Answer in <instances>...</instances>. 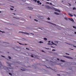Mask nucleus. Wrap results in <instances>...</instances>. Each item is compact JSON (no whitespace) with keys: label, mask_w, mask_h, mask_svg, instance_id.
Here are the masks:
<instances>
[{"label":"nucleus","mask_w":76,"mask_h":76,"mask_svg":"<svg viewBox=\"0 0 76 76\" xmlns=\"http://www.w3.org/2000/svg\"><path fill=\"white\" fill-rule=\"evenodd\" d=\"M37 17L39 19H44V18L43 16H41V15H38Z\"/></svg>","instance_id":"1"},{"label":"nucleus","mask_w":76,"mask_h":76,"mask_svg":"<svg viewBox=\"0 0 76 76\" xmlns=\"http://www.w3.org/2000/svg\"><path fill=\"white\" fill-rule=\"evenodd\" d=\"M12 69V68L7 67H5V69L7 72H9L8 70L9 71L10 69Z\"/></svg>","instance_id":"2"},{"label":"nucleus","mask_w":76,"mask_h":76,"mask_svg":"<svg viewBox=\"0 0 76 76\" xmlns=\"http://www.w3.org/2000/svg\"><path fill=\"white\" fill-rule=\"evenodd\" d=\"M45 7L46 9H52V7H50L49 6L46 5L45 6Z\"/></svg>","instance_id":"3"},{"label":"nucleus","mask_w":76,"mask_h":76,"mask_svg":"<svg viewBox=\"0 0 76 76\" xmlns=\"http://www.w3.org/2000/svg\"><path fill=\"white\" fill-rule=\"evenodd\" d=\"M63 57H65L66 58H69V59H72V60L73 59V58L69 56H64Z\"/></svg>","instance_id":"4"},{"label":"nucleus","mask_w":76,"mask_h":76,"mask_svg":"<svg viewBox=\"0 0 76 76\" xmlns=\"http://www.w3.org/2000/svg\"><path fill=\"white\" fill-rule=\"evenodd\" d=\"M1 59H0V60ZM2 64L1 62L0 61V68L1 69H2L3 67V66L1 64Z\"/></svg>","instance_id":"5"},{"label":"nucleus","mask_w":76,"mask_h":76,"mask_svg":"<svg viewBox=\"0 0 76 76\" xmlns=\"http://www.w3.org/2000/svg\"><path fill=\"white\" fill-rule=\"evenodd\" d=\"M7 63L8 64V66H10V67H11V65H12V63H9V62H7Z\"/></svg>","instance_id":"6"},{"label":"nucleus","mask_w":76,"mask_h":76,"mask_svg":"<svg viewBox=\"0 0 76 76\" xmlns=\"http://www.w3.org/2000/svg\"><path fill=\"white\" fill-rule=\"evenodd\" d=\"M14 18H15V19H20V20H23V18H16L13 17Z\"/></svg>","instance_id":"7"},{"label":"nucleus","mask_w":76,"mask_h":76,"mask_svg":"<svg viewBox=\"0 0 76 76\" xmlns=\"http://www.w3.org/2000/svg\"><path fill=\"white\" fill-rule=\"evenodd\" d=\"M47 22L49 23H50V24H52V25H55V26H57V25L56 24L54 23H52L51 22Z\"/></svg>","instance_id":"8"},{"label":"nucleus","mask_w":76,"mask_h":76,"mask_svg":"<svg viewBox=\"0 0 76 76\" xmlns=\"http://www.w3.org/2000/svg\"><path fill=\"white\" fill-rule=\"evenodd\" d=\"M37 3H38V5H39V4L41 5L42 4V3L41 2H40V1H37Z\"/></svg>","instance_id":"9"},{"label":"nucleus","mask_w":76,"mask_h":76,"mask_svg":"<svg viewBox=\"0 0 76 76\" xmlns=\"http://www.w3.org/2000/svg\"><path fill=\"white\" fill-rule=\"evenodd\" d=\"M68 19L71 20V21H72V22H74V20H73V19L71 18H68Z\"/></svg>","instance_id":"10"},{"label":"nucleus","mask_w":76,"mask_h":76,"mask_svg":"<svg viewBox=\"0 0 76 76\" xmlns=\"http://www.w3.org/2000/svg\"><path fill=\"white\" fill-rule=\"evenodd\" d=\"M68 45H72V46L73 45V47H75V48H76V46L73 45L71 44H70L69 43H68Z\"/></svg>","instance_id":"11"},{"label":"nucleus","mask_w":76,"mask_h":76,"mask_svg":"<svg viewBox=\"0 0 76 76\" xmlns=\"http://www.w3.org/2000/svg\"><path fill=\"white\" fill-rule=\"evenodd\" d=\"M54 13L56 15H60V14L57 12H55Z\"/></svg>","instance_id":"12"},{"label":"nucleus","mask_w":76,"mask_h":76,"mask_svg":"<svg viewBox=\"0 0 76 76\" xmlns=\"http://www.w3.org/2000/svg\"><path fill=\"white\" fill-rule=\"evenodd\" d=\"M28 9H30V10H33V8H32V7H28Z\"/></svg>","instance_id":"13"},{"label":"nucleus","mask_w":76,"mask_h":76,"mask_svg":"<svg viewBox=\"0 0 76 76\" xmlns=\"http://www.w3.org/2000/svg\"><path fill=\"white\" fill-rule=\"evenodd\" d=\"M51 43H52V44H53V45H56V46H57V45H56V44L54 43L52 41V42H51Z\"/></svg>","instance_id":"14"},{"label":"nucleus","mask_w":76,"mask_h":76,"mask_svg":"<svg viewBox=\"0 0 76 76\" xmlns=\"http://www.w3.org/2000/svg\"><path fill=\"white\" fill-rule=\"evenodd\" d=\"M53 54H54L55 55H57V53L56 52H54L53 53Z\"/></svg>","instance_id":"15"},{"label":"nucleus","mask_w":76,"mask_h":76,"mask_svg":"<svg viewBox=\"0 0 76 76\" xmlns=\"http://www.w3.org/2000/svg\"><path fill=\"white\" fill-rule=\"evenodd\" d=\"M68 15H70V16H71V17H73V15L70 14H68Z\"/></svg>","instance_id":"16"},{"label":"nucleus","mask_w":76,"mask_h":76,"mask_svg":"<svg viewBox=\"0 0 76 76\" xmlns=\"http://www.w3.org/2000/svg\"><path fill=\"white\" fill-rule=\"evenodd\" d=\"M55 43H56V44H58V42L57 41H55Z\"/></svg>","instance_id":"17"},{"label":"nucleus","mask_w":76,"mask_h":76,"mask_svg":"<svg viewBox=\"0 0 76 76\" xmlns=\"http://www.w3.org/2000/svg\"><path fill=\"white\" fill-rule=\"evenodd\" d=\"M61 61H62V62H66V61H64L63 60H61Z\"/></svg>","instance_id":"18"},{"label":"nucleus","mask_w":76,"mask_h":76,"mask_svg":"<svg viewBox=\"0 0 76 76\" xmlns=\"http://www.w3.org/2000/svg\"><path fill=\"white\" fill-rule=\"evenodd\" d=\"M20 33H22V34H25V32H22V31H20Z\"/></svg>","instance_id":"19"},{"label":"nucleus","mask_w":76,"mask_h":76,"mask_svg":"<svg viewBox=\"0 0 76 76\" xmlns=\"http://www.w3.org/2000/svg\"><path fill=\"white\" fill-rule=\"evenodd\" d=\"M48 68H49V69H51V70H54L52 68H51L50 67H48Z\"/></svg>","instance_id":"20"},{"label":"nucleus","mask_w":76,"mask_h":76,"mask_svg":"<svg viewBox=\"0 0 76 76\" xmlns=\"http://www.w3.org/2000/svg\"><path fill=\"white\" fill-rule=\"evenodd\" d=\"M44 40H45V41H47V39L46 38H44Z\"/></svg>","instance_id":"21"},{"label":"nucleus","mask_w":76,"mask_h":76,"mask_svg":"<svg viewBox=\"0 0 76 76\" xmlns=\"http://www.w3.org/2000/svg\"><path fill=\"white\" fill-rule=\"evenodd\" d=\"M53 44H51V43H48V45H53Z\"/></svg>","instance_id":"22"},{"label":"nucleus","mask_w":76,"mask_h":76,"mask_svg":"<svg viewBox=\"0 0 76 76\" xmlns=\"http://www.w3.org/2000/svg\"><path fill=\"white\" fill-rule=\"evenodd\" d=\"M0 32H2V33H3H3H5V32L4 31H3L1 30H0Z\"/></svg>","instance_id":"23"},{"label":"nucleus","mask_w":76,"mask_h":76,"mask_svg":"<svg viewBox=\"0 0 76 76\" xmlns=\"http://www.w3.org/2000/svg\"><path fill=\"white\" fill-rule=\"evenodd\" d=\"M39 43L40 44H41V43H44V42H42L41 41H39Z\"/></svg>","instance_id":"24"},{"label":"nucleus","mask_w":76,"mask_h":76,"mask_svg":"<svg viewBox=\"0 0 76 76\" xmlns=\"http://www.w3.org/2000/svg\"><path fill=\"white\" fill-rule=\"evenodd\" d=\"M18 42L19 44H20V45H25V44H23L20 43H19V42Z\"/></svg>","instance_id":"25"},{"label":"nucleus","mask_w":76,"mask_h":76,"mask_svg":"<svg viewBox=\"0 0 76 76\" xmlns=\"http://www.w3.org/2000/svg\"><path fill=\"white\" fill-rule=\"evenodd\" d=\"M9 75H10L11 76H12V73H9Z\"/></svg>","instance_id":"26"},{"label":"nucleus","mask_w":76,"mask_h":76,"mask_svg":"<svg viewBox=\"0 0 76 76\" xmlns=\"http://www.w3.org/2000/svg\"><path fill=\"white\" fill-rule=\"evenodd\" d=\"M73 10H76V8L75 7H74L73 8Z\"/></svg>","instance_id":"27"},{"label":"nucleus","mask_w":76,"mask_h":76,"mask_svg":"<svg viewBox=\"0 0 76 76\" xmlns=\"http://www.w3.org/2000/svg\"><path fill=\"white\" fill-rule=\"evenodd\" d=\"M33 1H34V2H36L37 1V0H33Z\"/></svg>","instance_id":"28"},{"label":"nucleus","mask_w":76,"mask_h":76,"mask_svg":"<svg viewBox=\"0 0 76 76\" xmlns=\"http://www.w3.org/2000/svg\"><path fill=\"white\" fill-rule=\"evenodd\" d=\"M64 19H65V20H68V19H67V18H64Z\"/></svg>","instance_id":"29"},{"label":"nucleus","mask_w":76,"mask_h":76,"mask_svg":"<svg viewBox=\"0 0 76 76\" xmlns=\"http://www.w3.org/2000/svg\"><path fill=\"white\" fill-rule=\"evenodd\" d=\"M8 58H9V59H10H10H11V57H10L9 56H8Z\"/></svg>","instance_id":"30"},{"label":"nucleus","mask_w":76,"mask_h":76,"mask_svg":"<svg viewBox=\"0 0 76 76\" xmlns=\"http://www.w3.org/2000/svg\"><path fill=\"white\" fill-rule=\"evenodd\" d=\"M73 28H75V29H76V27L75 26H73Z\"/></svg>","instance_id":"31"},{"label":"nucleus","mask_w":76,"mask_h":76,"mask_svg":"<svg viewBox=\"0 0 76 76\" xmlns=\"http://www.w3.org/2000/svg\"><path fill=\"white\" fill-rule=\"evenodd\" d=\"M34 20L36 21V22H38V20H37L36 19H34Z\"/></svg>","instance_id":"32"},{"label":"nucleus","mask_w":76,"mask_h":76,"mask_svg":"<svg viewBox=\"0 0 76 76\" xmlns=\"http://www.w3.org/2000/svg\"><path fill=\"white\" fill-rule=\"evenodd\" d=\"M52 51H56V50L55 49H53L52 50Z\"/></svg>","instance_id":"33"},{"label":"nucleus","mask_w":76,"mask_h":76,"mask_svg":"<svg viewBox=\"0 0 76 76\" xmlns=\"http://www.w3.org/2000/svg\"><path fill=\"white\" fill-rule=\"evenodd\" d=\"M26 34H27V35H29V34L28 33H25Z\"/></svg>","instance_id":"34"},{"label":"nucleus","mask_w":76,"mask_h":76,"mask_svg":"<svg viewBox=\"0 0 76 76\" xmlns=\"http://www.w3.org/2000/svg\"><path fill=\"white\" fill-rule=\"evenodd\" d=\"M47 19H48V20H50V18H47Z\"/></svg>","instance_id":"35"},{"label":"nucleus","mask_w":76,"mask_h":76,"mask_svg":"<svg viewBox=\"0 0 76 76\" xmlns=\"http://www.w3.org/2000/svg\"><path fill=\"white\" fill-rule=\"evenodd\" d=\"M21 70H22V71H24L25 70L24 69H21Z\"/></svg>","instance_id":"36"},{"label":"nucleus","mask_w":76,"mask_h":76,"mask_svg":"<svg viewBox=\"0 0 76 76\" xmlns=\"http://www.w3.org/2000/svg\"><path fill=\"white\" fill-rule=\"evenodd\" d=\"M10 9L11 10H13V9L12 8H10Z\"/></svg>","instance_id":"37"},{"label":"nucleus","mask_w":76,"mask_h":76,"mask_svg":"<svg viewBox=\"0 0 76 76\" xmlns=\"http://www.w3.org/2000/svg\"><path fill=\"white\" fill-rule=\"evenodd\" d=\"M26 50H30V49H29V48H26Z\"/></svg>","instance_id":"38"},{"label":"nucleus","mask_w":76,"mask_h":76,"mask_svg":"<svg viewBox=\"0 0 76 76\" xmlns=\"http://www.w3.org/2000/svg\"><path fill=\"white\" fill-rule=\"evenodd\" d=\"M58 10L57 9H56V11H57V12H58Z\"/></svg>","instance_id":"39"},{"label":"nucleus","mask_w":76,"mask_h":76,"mask_svg":"<svg viewBox=\"0 0 76 76\" xmlns=\"http://www.w3.org/2000/svg\"><path fill=\"white\" fill-rule=\"evenodd\" d=\"M31 57H34V56H33V55H31Z\"/></svg>","instance_id":"40"},{"label":"nucleus","mask_w":76,"mask_h":76,"mask_svg":"<svg viewBox=\"0 0 76 76\" xmlns=\"http://www.w3.org/2000/svg\"><path fill=\"white\" fill-rule=\"evenodd\" d=\"M58 12H60V11L58 10Z\"/></svg>","instance_id":"41"},{"label":"nucleus","mask_w":76,"mask_h":76,"mask_svg":"<svg viewBox=\"0 0 76 76\" xmlns=\"http://www.w3.org/2000/svg\"><path fill=\"white\" fill-rule=\"evenodd\" d=\"M1 57H4V58H5V56H1Z\"/></svg>","instance_id":"42"},{"label":"nucleus","mask_w":76,"mask_h":76,"mask_svg":"<svg viewBox=\"0 0 76 76\" xmlns=\"http://www.w3.org/2000/svg\"><path fill=\"white\" fill-rule=\"evenodd\" d=\"M66 54H67V55H70V54H68V53H66Z\"/></svg>","instance_id":"43"},{"label":"nucleus","mask_w":76,"mask_h":76,"mask_svg":"<svg viewBox=\"0 0 76 76\" xmlns=\"http://www.w3.org/2000/svg\"><path fill=\"white\" fill-rule=\"evenodd\" d=\"M11 7H12L13 8H14V7H13V6H11Z\"/></svg>","instance_id":"44"},{"label":"nucleus","mask_w":76,"mask_h":76,"mask_svg":"<svg viewBox=\"0 0 76 76\" xmlns=\"http://www.w3.org/2000/svg\"><path fill=\"white\" fill-rule=\"evenodd\" d=\"M39 29H40L42 30V28H40V27H39Z\"/></svg>","instance_id":"45"},{"label":"nucleus","mask_w":76,"mask_h":76,"mask_svg":"<svg viewBox=\"0 0 76 76\" xmlns=\"http://www.w3.org/2000/svg\"><path fill=\"white\" fill-rule=\"evenodd\" d=\"M50 5H53L51 3H50Z\"/></svg>","instance_id":"46"},{"label":"nucleus","mask_w":76,"mask_h":76,"mask_svg":"<svg viewBox=\"0 0 76 76\" xmlns=\"http://www.w3.org/2000/svg\"><path fill=\"white\" fill-rule=\"evenodd\" d=\"M57 60H59L60 59H59V58H57Z\"/></svg>","instance_id":"47"},{"label":"nucleus","mask_w":76,"mask_h":76,"mask_svg":"<svg viewBox=\"0 0 76 76\" xmlns=\"http://www.w3.org/2000/svg\"><path fill=\"white\" fill-rule=\"evenodd\" d=\"M74 16H75V17H76V15L75 14H74Z\"/></svg>","instance_id":"48"},{"label":"nucleus","mask_w":76,"mask_h":76,"mask_svg":"<svg viewBox=\"0 0 76 76\" xmlns=\"http://www.w3.org/2000/svg\"><path fill=\"white\" fill-rule=\"evenodd\" d=\"M51 47H52V48H54V47H53V46H50Z\"/></svg>","instance_id":"49"},{"label":"nucleus","mask_w":76,"mask_h":76,"mask_svg":"<svg viewBox=\"0 0 76 76\" xmlns=\"http://www.w3.org/2000/svg\"><path fill=\"white\" fill-rule=\"evenodd\" d=\"M46 49L47 50H49V48H46Z\"/></svg>","instance_id":"50"},{"label":"nucleus","mask_w":76,"mask_h":76,"mask_svg":"<svg viewBox=\"0 0 76 76\" xmlns=\"http://www.w3.org/2000/svg\"><path fill=\"white\" fill-rule=\"evenodd\" d=\"M42 52H43L44 53H45V52L44 51V50H42Z\"/></svg>","instance_id":"51"},{"label":"nucleus","mask_w":76,"mask_h":76,"mask_svg":"<svg viewBox=\"0 0 76 76\" xmlns=\"http://www.w3.org/2000/svg\"><path fill=\"white\" fill-rule=\"evenodd\" d=\"M68 4H69V6H71V4H70L68 3Z\"/></svg>","instance_id":"52"},{"label":"nucleus","mask_w":76,"mask_h":76,"mask_svg":"<svg viewBox=\"0 0 76 76\" xmlns=\"http://www.w3.org/2000/svg\"><path fill=\"white\" fill-rule=\"evenodd\" d=\"M51 42V41H49L48 42H49V43H50V42Z\"/></svg>","instance_id":"53"},{"label":"nucleus","mask_w":76,"mask_h":76,"mask_svg":"<svg viewBox=\"0 0 76 76\" xmlns=\"http://www.w3.org/2000/svg\"><path fill=\"white\" fill-rule=\"evenodd\" d=\"M58 76H60V74H58Z\"/></svg>","instance_id":"54"},{"label":"nucleus","mask_w":76,"mask_h":76,"mask_svg":"<svg viewBox=\"0 0 76 76\" xmlns=\"http://www.w3.org/2000/svg\"><path fill=\"white\" fill-rule=\"evenodd\" d=\"M11 72H12V73H13V70L11 71Z\"/></svg>","instance_id":"55"},{"label":"nucleus","mask_w":76,"mask_h":76,"mask_svg":"<svg viewBox=\"0 0 76 76\" xmlns=\"http://www.w3.org/2000/svg\"><path fill=\"white\" fill-rule=\"evenodd\" d=\"M74 42H75V43H76V42L74 41Z\"/></svg>","instance_id":"56"},{"label":"nucleus","mask_w":76,"mask_h":76,"mask_svg":"<svg viewBox=\"0 0 76 76\" xmlns=\"http://www.w3.org/2000/svg\"><path fill=\"white\" fill-rule=\"evenodd\" d=\"M47 3H48V4H50V3L49 2H47Z\"/></svg>","instance_id":"57"},{"label":"nucleus","mask_w":76,"mask_h":76,"mask_svg":"<svg viewBox=\"0 0 76 76\" xmlns=\"http://www.w3.org/2000/svg\"><path fill=\"white\" fill-rule=\"evenodd\" d=\"M45 67H47V68H48V67H47V66H46V65H45Z\"/></svg>","instance_id":"58"},{"label":"nucleus","mask_w":76,"mask_h":76,"mask_svg":"<svg viewBox=\"0 0 76 76\" xmlns=\"http://www.w3.org/2000/svg\"><path fill=\"white\" fill-rule=\"evenodd\" d=\"M64 15H66V13H64Z\"/></svg>","instance_id":"59"},{"label":"nucleus","mask_w":76,"mask_h":76,"mask_svg":"<svg viewBox=\"0 0 76 76\" xmlns=\"http://www.w3.org/2000/svg\"><path fill=\"white\" fill-rule=\"evenodd\" d=\"M13 15H16V14H15V13H13Z\"/></svg>","instance_id":"60"},{"label":"nucleus","mask_w":76,"mask_h":76,"mask_svg":"<svg viewBox=\"0 0 76 76\" xmlns=\"http://www.w3.org/2000/svg\"><path fill=\"white\" fill-rule=\"evenodd\" d=\"M24 45H28L26 44H24Z\"/></svg>","instance_id":"61"},{"label":"nucleus","mask_w":76,"mask_h":76,"mask_svg":"<svg viewBox=\"0 0 76 76\" xmlns=\"http://www.w3.org/2000/svg\"><path fill=\"white\" fill-rule=\"evenodd\" d=\"M74 33L75 34H76V32H75Z\"/></svg>","instance_id":"62"},{"label":"nucleus","mask_w":76,"mask_h":76,"mask_svg":"<svg viewBox=\"0 0 76 76\" xmlns=\"http://www.w3.org/2000/svg\"><path fill=\"white\" fill-rule=\"evenodd\" d=\"M31 34L32 35H34V34H32V33H31Z\"/></svg>","instance_id":"63"},{"label":"nucleus","mask_w":76,"mask_h":76,"mask_svg":"<svg viewBox=\"0 0 76 76\" xmlns=\"http://www.w3.org/2000/svg\"><path fill=\"white\" fill-rule=\"evenodd\" d=\"M30 18H31V16L29 17Z\"/></svg>","instance_id":"64"}]
</instances>
